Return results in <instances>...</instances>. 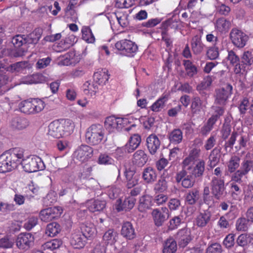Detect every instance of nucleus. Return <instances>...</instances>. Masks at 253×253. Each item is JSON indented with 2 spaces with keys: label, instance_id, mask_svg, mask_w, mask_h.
I'll list each match as a JSON object with an SVG mask.
<instances>
[{
  "label": "nucleus",
  "instance_id": "nucleus-45",
  "mask_svg": "<svg viewBox=\"0 0 253 253\" xmlns=\"http://www.w3.org/2000/svg\"><path fill=\"white\" fill-rule=\"evenodd\" d=\"M220 149L217 147L214 148L211 152L209 159V166L211 168L215 167L219 162L220 159L219 153Z\"/></svg>",
  "mask_w": 253,
  "mask_h": 253
},
{
  "label": "nucleus",
  "instance_id": "nucleus-17",
  "mask_svg": "<svg viewBox=\"0 0 253 253\" xmlns=\"http://www.w3.org/2000/svg\"><path fill=\"white\" fill-rule=\"evenodd\" d=\"M136 199L133 197L126 198L123 202L119 199L117 201L115 208L118 211H129L133 208Z\"/></svg>",
  "mask_w": 253,
  "mask_h": 253
},
{
  "label": "nucleus",
  "instance_id": "nucleus-1",
  "mask_svg": "<svg viewBox=\"0 0 253 253\" xmlns=\"http://www.w3.org/2000/svg\"><path fill=\"white\" fill-rule=\"evenodd\" d=\"M23 150L20 148L11 149L0 156V172L5 173L15 169L23 158Z\"/></svg>",
  "mask_w": 253,
  "mask_h": 253
},
{
  "label": "nucleus",
  "instance_id": "nucleus-4",
  "mask_svg": "<svg viewBox=\"0 0 253 253\" xmlns=\"http://www.w3.org/2000/svg\"><path fill=\"white\" fill-rule=\"evenodd\" d=\"M115 48L119 54L128 57L133 56L138 49L135 42L126 39L117 42L115 44Z\"/></svg>",
  "mask_w": 253,
  "mask_h": 253
},
{
  "label": "nucleus",
  "instance_id": "nucleus-3",
  "mask_svg": "<svg viewBox=\"0 0 253 253\" xmlns=\"http://www.w3.org/2000/svg\"><path fill=\"white\" fill-rule=\"evenodd\" d=\"M45 106L44 102L40 99H34L32 101H25L21 103L20 109L26 114H37L42 111Z\"/></svg>",
  "mask_w": 253,
  "mask_h": 253
},
{
  "label": "nucleus",
  "instance_id": "nucleus-62",
  "mask_svg": "<svg viewBox=\"0 0 253 253\" xmlns=\"http://www.w3.org/2000/svg\"><path fill=\"white\" fill-rule=\"evenodd\" d=\"M14 240L11 237L6 236L0 240V247L2 248H10L12 247Z\"/></svg>",
  "mask_w": 253,
  "mask_h": 253
},
{
  "label": "nucleus",
  "instance_id": "nucleus-43",
  "mask_svg": "<svg viewBox=\"0 0 253 253\" xmlns=\"http://www.w3.org/2000/svg\"><path fill=\"white\" fill-rule=\"evenodd\" d=\"M199 199V192L198 190L194 189L189 191L185 195V202L189 205H193Z\"/></svg>",
  "mask_w": 253,
  "mask_h": 253
},
{
  "label": "nucleus",
  "instance_id": "nucleus-30",
  "mask_svg": "<svg viewBox=\"0 0 253 253\" xmlns=\"http://www.w3.org/2000/svg\"><path fill=\"white\" fill-rule=\"evenodd\" d=\"M87 207L89 211L94 212L102 211L105 207V201L91 200L87 202Z\"/></svg>",
  "mask_w": 253,
  "mask_h": 253
},
{
  "label": "nucleus",
  "instance_id": "nucleus-44",
  "mask_svg": "<svg viewBox=\"0 0 253 253\" xmlns=\"http://www.w3.org/2000/svg\"><path fill=\"white\" fill-rule=\"evenodd\" d=\"M230 27V23L224 18L217 20L215 24L216 29L220 33L227 31Z\"/></svg>",
  "mask_w": 253,
  "mask_h": 253
},
{
  "label": "nucleus",
  "instance_id": "nucleus-11",
  "mask_svg": "<svg viewBox=\"0 0 253 253\" xmlns=\"http://www.w3.org/2000/svg\"><path fill=\"white\" fill-rule=\"evenodd\" d=\"M63 210L60 207H53L42 210L40 214L42 220L48 222L57 218L62 213Z\"/></svg>",
  "mask_w": 253,
  "mask_h": 253
},
{
  "label": "nucleus",
  "instance_id": "nucleus-9",
  "mask_svg": "<svg viewBox=\"0 0 253 253\" xmlns=\"http://www.w3.org/2000/svg\"><path fill=\"white\" fill-rule=\"evenodd\" d=\"M93 155V149L86 145L78 147L73 153V158L81 163H84L90 159Z\"/></svg>",
  "mask_w": 253,
  "mask_h": 253
},
{
  "label": "nucleus",
  "instance_id": "nucleus-22",
  "mask_svg": "<svg viewBox=\"0 0 253 253\" xmlns=\"http://www.w3.org/2000/svg\"><path fill=\"white\" fill-rule=\"evenodd\" d=\"M211 213L208 211L201 212L196 218V224L199 227H204L210 223Z\"/></svg>",
  "mask_w": 253,
  "mask_h": 253
},
{
  "label": "nucleus",
  "instance_id": "nucleus-38",
  "mask_svg": "<svg viewBox=\"0 0 253 253\" xmlns=\"http://www.w3.org/2000/svg\"><path fill=\"white\" fill-rule=\"evenodd\" d=\"M231 196L232 199L235 201H240L242 199V191L241 187L235 182H231L230 183Z\"/></svg>",
  "mask_w": 253,
  "mask_h": 253
},
{
  "label": "nucleus",
  "instance_id": "nucleus-61",
  "mask_svg": "<svg viewBox=\"0 0 253 253\" xmlns=\"http://www.w3.org/2000/svg\"><path fill=\"white\" fill-rule=\"evenodd\" d=\"M106 192L110 199H114L117 198L120 194L121 189L115 186H111L108 187Z\"/></svg>",
  "mask_w": 253,
  "mask_h": 253
},
{
  "label": "nucleus",
  "instance_id": "nucleus-58",
  "mask_svg": "<svg viewBox=\"0 0 253 253\" xmlns=\"http://www.w3.org/2000/svg\"><path fill=\"white\" fill-rule=\"evenodd\" d=\"M242 62L250 66L253 64V51L248 50L245 51L242 56Z\"/></svg>",
  "mask_w": 253,
  "mask_h": 253
},
{
  "label": "nucleus",
  "instance_id": "nucleus-54",
  "mask_svg": "<svg viewBox=\"0 0 253 253\" xmlns=\"http://www.w3.org/2000/svg\"><path fill=\"white\" fill-rule=\"evenodd\" d=\"M82 38L84 40L88 43H92L95 41V38L88 27H83L82 29Z\"/></svg>",
  "mask_w": 253,
  "mask_h": 253
},
{
  "label": "nucleus",
  "instance_id": "nucleus-63",
  "mask_svg": "<svg viewBox=\"0 0 253 253\" xmlns=\"http://www.w3.org/2000/svg\"><path fill=\"white\" fill-rule=\"evenodd\" d=\"M250 66L246 63L242 62L240 63L239 62L235 65L234 71L235 74H244L246 73L249 69Z\"/></svg>",
  "mask_w": 253,
  "mask_h": 253
},
{
  "label": "nucleus",
  "instance_id": "nucleus-64",
  "mask_svg": "<svg viewBox=\"0 0 253 253\" xmlns=\"http://www.w3.org/2000/svg\"><path fill=\"white\" fill-rule=\"evenodd\" d=\"M194 160L189 156L186 157L182 163L183 170L191 171L193 167Z\"/></svg>",
  "mask_w": 253,
  "mask_h": 253
},
{
  "label": "nucleus",
  "instance_id": "nucleus-32",
  "mask_svg": "<svg viewBox=\"0 0 253 253\" xmlns=\"http://www.w3.org/2000/svg\"><path fill=\"white\" fill-rule=\"evenodd\" d=\"M177 249V243L172 238L167 239L163 244V253H175Z\"/></svg>",
  "mask_w": 253,
  "mask_h": 253
},
{
  "label": "nucleus",
  "instance_id": "nucleus-37",
  "mask_svg": "<svg viewBox=\"0 0 253 253\" xmlns=\"http://www.w3.org/2000/svg\"><path fill=\"white\" fill-rule=\"evenodd\" d=\"M29 125L28 122L25 118L16 117L12 119L11 126L12 128L22 130L26 128Z\"/></svg>",
  "mask_w": 253,
  "mask_h": 253
},
{
  "label": "nucleus",
  "instance_id": "nucleus-35",
  "mask_svg": "<svg viewBox=\"0 0 253 253\" xmlns=\"http://www.w3.org/2000/svg\"><path fill=\"white\" fill-rule=\"evenodd\" d=\"M240 163V158L238 156L236 155L231 156L226 164L228 172L230 173L234 172L239 168Z\"/></svg>",
  "mask_w": 253,
  "mask_h": 253
},
{
  "label": "nucleus",
  "instance_id": "nucleus-59",
  "mask_svg": "<svg viewBox=\"0 0 253 253\" xmlns=\"http://www.w3.org/2000/svg\"><path fill=\"white\" fill-rule=\"evenodd\" d=\"M57 201L56 194L54 191L49 192L43 199V203L46 206H50Z\"/></svg>",
  "mask_w": 253,
  "mask_h": 253
},
{
  "label": "nucleus",
  "instance_id": "nucleus-49",
  "mask_svg": "<svg viewBox=\"0 0 253 253\" xmlns=\"http://www.w3.org/2000/svg\"><path fill=\"white\" fill-rule=\"evenodd\" d=\"M133 171L126 170L125 174L127 180L126 186L128 188H131L138 183V179L133 176Z\"/></svg>",
  "mask_w": 253,
  "mask_h": 253
},
{
  "label": "nucleus",
  "instance_id": "nucleus-2",
  "mask_svg": "<svg viewBox=\"0 0 253 253\" xmlns=\"http://www.w3.org/2000/svg\"><path fill=\"white\" fill-rule=\"evenodd\" d=\"M132 121L131 118H117L112 116L106 118L104 126L109 132H115L131 124Z\"/></svg>",
  "mask_w": 253,
  "mask_h": 253
},
{
  "label": "nucleus",
  "instance_id": "nucleus-56",
  "mask_svg": "<svg viewBox=\"0 0 253 253\" xmlns=\"http://www.w3.org/2000/svg\"><path fill=\"white\" fill-rule=\"evenodd\" d=\"M207 55L211 60L216 59L219 56V45L209 47L207 51Z\"/></svg>",
  "mask_w": 253,
  "mask_h": 253
},
{
  "label": "nucleus",
  "instance_id": "nucleus-46",
  "mask_svg": "<svg viewBox=\"0 0 253 253\" xmlns=\"http://www.w3.org/2000/svg\"><path fill=\"white\" fill-rule=\"evenodd\" d=\"M119 24L123 27H125L128 24L127 13L122 10H118L114 14Z\"/></svg>",
  "mask_w": 253,
  "mask_h": 253
},
{
  "label": "nucleus",
  "instance_id": "nucleus-50",
  "mask_svg": "<svg viewBox=\"0 0 253 253\" xmlns=\"http://www.w3.org/2000/svg\"><path fill=\"white\" fill-rule=\"evenodd\" d=\"M42 76L41 74H36L28 76L22 79V83L24 84H33L42 83Z\"/></svg>",
  "mask_w": 253,
  "mask_h": 253
},
{
  "label": "nucleus",
  "instance_id": "nucleus-12",
  "mask_svg": "<svg viewBox=\"0 0 253 253\" xmlns=\"http://www.w3.org/2000/svg\"><path fill=\"white\" fill-rule=\"evenodd\" d=\"M232 86L226 84L224 87L216 90L215 103L220 105H224L229 96L231 94Z\"/></svg>",
  "mask_w": 253,
  "mask_h": 253
},
{
  "label": "nucleus",
  "instance_id": "nucleus-57",
  "mask_svg": "<svg viewBox=\"0 0 253 253\" xmlns=\"http://www.w3.org/2000/svg\"><path fill=\"white\" fill-rule=\"evenodd\" d=\"M249 140V135L241 134L237 140V145L235 146V148L239 150L243 148L246 147Z\"/></svg>",
  "mask_w": 253,
  "mask_h": 253
},
{
  "label": "nucleus",
  "instance_id": "nucleus-51",
  "mask_svg": "<svg viewBox=\"0 0 253 253\" xmlns=\"http://www.w3.org/2000/svg\"><path fill=\"white\" fill-rule=\"evenodd\" d=\"M60 230V226L58 223L52 222L47 225L45 233L47 236L53 237L56 235Z\"/></svg>",
  "mask_w": 253,
  "mask_h": 253
},
{
  "label": "nucleus",
  "instance_id": "nucleus-5",
  "mask_svg": "<svg viewBox=\"0 0 253 253\" xmlns=\"http://www.w3.org/2000/svg\"><path fill=\"white\" fill-rule=\"evenodd\" d=\"M103 135L102 126L93 125L87 129L85 138L88 143L92 145H98L101 142Z\"/></svg>",
  "mask_w": 253,
  "mask_h": 253
},
{
  "label": "nucleus",
  "instance_id": "nucleus-6",
  "mask_svg": "<svg viewBox=\"0 0 253 253\" xmlns=\"http://www.w3.org/2000/svg\"><path fill=\"white\" fill-rule=\"evenodd\" d=\"M22 165L24 170L29 173L43 170L45 168L43 161L37 156H32L24 160Z\"/></svg>",
  "mask_w": 253,
  "mask_h": 253
},
{
  "label": "nucleus",
  "instance_id": "nucleus-24",
  "mask_svg": "<svg viewBox=\"0 0 253 253\" xmlns=\"http://www.w3.org/2000/svg\"><path fill=\"white\" fill-rule=\"evenodd\" d=\"M240 168L247 174L250 171L253 173V154L248 152L243 160Z\"/></svg>",
  "mask_w": 253,
  "mask_h": 253
},
{
  "label": "nucleus",
  "instance_id": "nucleus-21",
  "mask_svg": "<svg viewBox=\"0 0 253 253\" xmlns=\"http://www.w3.org/2000/svg\"><path fill=\"white\" fill-rule=\"evenodd\" d=\"M147 160V155L144 151L138 150L134 153L132 162L136 166L142 167L146 163Z\"/></svg>",
  "mask_w": 253,
  "mask_h": 253
},
{
  "label": "nucleus",
  "instance_id": "nucleus-28",
  "mask_svg": "<svg viewBox=\"0 0 253 253\" xmlns=\"http://www.w3.org/2000/svg\"><path fill=\"white\" fill-rule=\"evenodd\" d=\"M118 234L114 229H110L105 232L103 241L106 245H113L118 240Z\"/></svg>",
  "mask_w": 253,
  "mask_h": 253
},
{
  "label": "nucleus",
  "instance_id": "nucleus-29",
  "mask_svg": "<svg viewBox=\"0 0 253 253\" xmlns=\"http://www.w3.org/2000/svg\"><path fill=\"white\" fill-rule=\"evenodd\" d=\"M76 54L74 51H70L65 54L60 56L58 58V64L61 66H68L74 63Z\"/></svg>",
  "mask_w": 253,
  "mask_h": 253
},
{
  "label": "nucleus",
  "instance_id": "nucleus-31",
  "mask_svg": "<svg viewBox=\"0 0 253 253\" xmlns=\"http://www.w3.org/2000/svg\"><path fill=\"white\" fill-rule=\"evenodd\" d=\"M169 99V94L164 93L162 96L159 98L151 106V109L153 112H159L165 107L166 103Z\"/></svg>",
  "mask_w": 253,
  "mask_h": 253
},
{
  "label": "nucleus",
  "instance_id": "nucleus-18",
  "mask_svg": "<svg viewBox=\"0 0 253 253\" xmlns=\"http://www.w3.org/2000/svg\"><path fill=\"white\" fill-rule=\"evenodd\" d=\"M207 102L205 100H201L198 97L193 98L191 109L192 113L195 115H199L203 112L206 108Z\"/></svg>",
  "mask_w": 253,
  "mask_h": 253
},
{
  "label": "nucleus",
  "instance_id": "nucleus-36",
  "mask_svg": "<svg viewBox=\"0 0 253 253\" xmlns=\"http://www.w3.org/2000/svg\"><path fill=\"white\" fill-rule=\"evenodd\" d=\"M205 169V162L203 160H199L195 167H193L191 170L193 176L194 177H199L203 175Z\"/></svg>",
  "mask_w": 253,
  "mask_h": 253
},
{
  "label": "nucleus",
  "instance_id": "nucleus-52",
  "mask_svg": "<svg viewBox=\"0 0 253 253\" xmlns=\"http://www.w3.org/2000/svg\"><path fill=\"white\" fill-rule=\"evenodd\" d=\"M247 174L241 168L233 172L231 177V182L236 183H242L243 182V178H247Z\"/></svg>",
  "mask_w": 253,
  "mask_h": 253
},
{
  "label": "nucleus",
  "instance_id": "nucleus-26",
  "mask_svg": "<svg viewBox=\"0 0 253 253\" xmlns=\"http://www.w3.org/2000/svg\"><path fill=\"white\" fill-rule=\"evenodd\" d=\"M140 142V136L137 134H133L130 137L128 142L125 146V151L127 153L132 152L138 147Z\"/></svg>",
  "mask_w": 253,
  "mask_h": 253
},
{
  "label": "nucleus",
  "instance_id": "nucleus-19",
  "mask_svg": "<svg viewBox=\"0 0 253 253\" xmlns=\"http://www.w3.org/2000/svg\"><path fill=\"white\" fill-rule=\"evenodd\" d=\"M147 146L150 153L152 155L155 154L159 149L161 142L158 137L155 134L150 135L146 139Z\"/></svg>",
  "mask_w": 253,
  "mask_h": 253
},
{
  "label": "nucleus",
  "instance_id": "nucleus-39",
  "mask_svg": "<svg viewBox=\"0 0 253 253\" xmlns=\"http://www.w3.org/2000/svg\"><path fill=\"white\" fill-rule=\"evenodd\" d=\"M169 141L174 144L181 142L183 139V133L180 129H175L169 134Z\"/></svg>",
  "mask_w": 253,
  "mask_h": 253
},
{
  "label": "nucleus",
  "instance_id": "nucleus-48",
  "mask_svg": "<svg viewBox=\"0 0 253 253\" xmlns=\"http://www.w3.org/2000/svg\"><path fill=\"white\" fill-rule=\"evenodd\" d=\"M42 31L40 29H35L26 37V42L29 44H35L41 37Z\"/></svg>",
  "mask_w": 253,
  "mask_h": 253
},
{
  "label": "nucleus",
  "instance_id": "nucleus-13",
  "mask_svg": "<svg viewBox=\"0 0 253 253\" xmlns=\"http://www.w3.org/2000/svg\"><path fill=\"white\" fill-rule=\"evenodd\" d=\"M152 215L155 225L160 226L169 217L168 210L166 208L156 209L152 211Z\"/></svg>",
  "mask_w": 253,
  "mask_h": 253
},
{
  "label": "nucleus",
  "instance_id": "nucleus-55",
  "mask_svg": "<svg viewBox=\"0 0 253 253\" xmlns=\"http://www.w3.org/2000/svg\"><path fill=\"white\" fill-rule=\"evenodd\" d=\"M114 159L108 154L102 153L98 157L97 163L99 165H109L114 164Z\"/></svg>",
  "mask_w": 253,
  "mask_h": 253
},
{
  "label": "nucleus",
  "instance_id": "nucleus-60",
  "mask_svg": "<svg viewBox=\"0 0 253 253\" xmlns=\"http://www.w3.org/2000/svg\"><path fill=\"white\" fill-rule=\"evenodd\" d=\"M12 42L15 47H20L27 43L26 36L17 35L12 38Z\"/></svg>",
  "mask_w": 253,
  "mask_h": 253
},
{
  "label": "nucleus",
  "instance_id": "nucleus-47",
  "mask_svg": "<svg viewBox=\"0 0 253 253\" xmlns=\"http://www.w3.org/2000/svg\"><path fill=\"white\" fill-rule=\"evenodd\" d=\"M29 64L27 61L17 62L9 66L7 70L11 72H20L29 67Z\"/></svg>",
  "mask_w": 253,
  "mask_h": 253
},
{
  "label": "nucleus",
  "instance_id": "nucleus-15",
  "mask_svg": "<svg viewBox=\"0 0 253 253\" xmlns=\"http://www.w3.org/2000/svg\"><path fill=\"white\" fill-rule=\"evenodd\" d=\"M34 241V237L30 233H21L16 239V243L18 248L26 249L30 247Z\"/></svg>",
  "mask_w": 253,
  "mask_h": 253
},
{
  "label": "nucleus",
  "instance_id": "nucleus-53",
  "mask_svg": "<svg viewBox=\"0 0 253 253\" xmlns=\"http://www.w3.org/2000/svg\"><path fill=\"white\" fill-rule=\"evenodd\" d=\"M62 241L58 239H54L47 242L42 245L44 250L53 251L59 248L62 245Z\"/></svg>",
  "mask_w": 253,
  "mask_h": 253
},
{
  "label": "nucleus",
  "instance_id": "nucleus-40",
  "mask_svg": "<svg viewBox=\"0 0 253 253\" xmlns=\"http://www.w3.org/2000/svg\"><path fill=\"white\" fill-rule=\"evenodd\" d=\"M183 64L186 72V75L189 77H193L197 73V68L193 63L189 60H184Z\"/></svg>",
  "mask_w": 253,
  "mask_h": 253
},
{
  "label": "nucleus",
  "instance_id": "nucleus-41",
  "mask_svg": "<svg viewBox=\"0 0 253 253\" xmlns=\"http://www.w3.org/2000/svg\"><path fill=\"white\" fill-rule=\"evenodd\" d=\"M59 122L63 130L64 135L66 133L68 135L73 132L75 125L72 120L67 119L59 121Z\"/></svg>",
  "mask_w": 253,
  "mask_h": 253
},
{
  "label": "nucleus",
  "instance_id": "nucleus-34",
  "mask_svg": "<svg viewBox=\"0 0 253 253\" xmlns=\"http://www.w3.org/2000/svg\"><path fill=\"white\" fill-rule=\"evenodd\" d=\"M204 44L202 43L201 39L198 36L194 37L192 39L191 47L195 54H200L204 50Z\"/></svg>",
  "mask_w": 253,
  "mask_h": 253
},
{
  "label": "nucleus",
  "instance_id": "nucleus-20",
  "mask_svg": "<svg viewBox=\"0 0 253 253\" xmlns=\"http://www.w3.org/2000/svg\"><path fill=\"white\" fill-rule=\"evenodd\" d=\"M176 238L178 240L179 246L185 247L191 240L190 230L187 229L179 230L177 233Z\"/></svg>",
  "mask_w": 253,
  "mask_h": 253
},
{
  "label": "nucleus",
  "instance_id": "nucleus-42",
  "mask_svg": "<svg viewBox=\"0 0 253 253\" xmlns=\"http://www.w3.org/2000/svg\"><path fill=\"white\" fill-rule=\"evenodd\" d=\"M81 229L82 231L81 232L84 236L86 239L96 234V229L93 224L87 223L83 225Z\"/></svg>",
  "mask_w": 253,
  "mask_h": 253
},
{
  "label": "nucleus",
  "instance_id": "nucleus-33",
  "mask_svg": "<svg viewBox=\"0 0 253 253\" xmlns=\"http://www.w3.org/2000/svg\"><path fill=\"white\" fill-rule=\"evenodd\" d=\"M152 198L149 195H144L140 198L138 210L144 212L149 209L152 206Z\"/></svg>",
  "mask_w": 253,
  "mask_h": 253
},
{
  "label": "nucleus",
  "instance_id": "nucleus-7",
  "mask_svg": "<svg viewBox=\"0 0 253 253\" xmlns=\"http://www.w3.org/2000/svg\"><path fill=\"white\" fill-rule=\"evenodd\" d=\"M230 39L236 47L243 48L246 45L249 37L241 30L234 28L230 32Z\"/></svg>",
  "mask_w": 253,
  "mask_h": 253
},
{
  "label": "nucleus",
  "instance_id": "nucleus-10",
  "mask_svg": "<svg viewBox=\"0 0 253 253\" xmlns=\"http://www.w3.org/2000/svg\"><path fill=\"white\" fill-rule=\"evenodd\" d=\"M212 194L217 199H219L224 194L225 188L224 181L222 178L214 176L211 182Z\"/></svg>",
  "mask_w": 253,
  "mask_h": 253
},
{
  "label": "nucleus",
  "instance_id": "nucleus-14",
  "mask_svg": "<svg viewBox=\"0 0 253 253\" xmlns=\"http://www.w3.org/2000/svg\"><path fill=\"white\" fill-rule=\"evenodd\" d=\"M86 239L80 231L73 232L70 239V243L75 249H82L85 245Z\"/></svg>",
  "mask_w": 253,
  "mask_h": 253
},
{
  "label": "nucleus",
  "instance_id": "nucleus-23",
  "mask_svg": "<svg viewBox=\"0 0 253 253\" xmlns=\"http://www.w3.org/2000/svg\"><path fill=\"white\" fill-rule=\"evenodd\" d=\"M142 177L147 183H153L157 178L156 170L151 167L144 169L142 174Z\"/></svg>",
  "mask_w": 253,
  "mask_h": 253
},
{
  "label": "nucleus",
  "instance_id": "nucleus-27",
  "mask_svg": "<svg viewBox=\"0 0 253 253\" xmlns=\"http://www.w3.org/2000/svg\"><path fill=\"white\" fill-rule=\"evenodd\" d=\"M121 235L127 240H132L135 237L134 228L129 222L123 224L121 229Z\"/></svg>",
  "mask_w": 253,
  "mask_h": 253
},
{
  "label": "nucleus",
  "instance_id": "nucleus-16",
  "mask_svg": "<svg viewBox=\"0 0 253 253\" xmlns=\"http://www.w3.org/2000/svg\"><path fill=\"white\" fill-rule=\"evenodd\" d=\"M47 134L56 138H60L64 136L63 130L59 120L54 121L49 124Z\"/></svg>",
  "mask_w": 253,
  "mask_h": 253
},
{
  "label": "nucleus",
  "instance_id": "nucleus-8",
  "mask_svg": "<svg viewBox=\"0 0 253 253\" xmlns=\"http://www.w3.org/2000/svg\"><path fill=\"white\" fill-rule=\"evenodd\" d=\"M175 178L176 181L177 183L180 182L181 185L185 188L192 187L195 182L190 171L183 169L176 173Z\"/></svg>",
  "mask_w": 253,
  "mask_h": 253
},
{
  "label": "nucleus",
  "instance_id": "nucleus-25",
  "mask_svg": "<svg viewBox=\"0 0 253 253\" xmlns=\"http://www.w3.org/2000/svg\"><path fill=\"white\" fill-rule=\"evenodd\" d=\"M109 78L108 70L106 69H98L93 75L94 81L100 85L105 84Z\"/></svg>",
  "mask_w": 253,
  "mask_h": 253
}]
</instances>
